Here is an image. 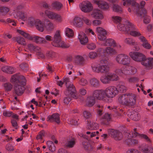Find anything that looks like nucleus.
<instances>
[{
	"instance_id": "f257e3e1",
	"label": "nucleus",
	"mask_w": 153,
	"mask_h": 153,
	"mask_svg": "<svg viewBox=\"0 0 153 153\" xmlns=\"http://www.w3.org/2000/svg\"><path fill=\"white\" fill-rule=\"evenodd\" d=\"M129 55L134 61L140 62L141 64L147 69L152 68L153 66V58H147L144 54L138 52H131Z\"/></svg>"
},
{
	"instance_id": "f03ea898",
	"label": "nucleus",
	"mask_w": 153,
	"mask_h": 153,
	"mask_svg": "<svg viewBox=\"0 0 153 153\" xmlns=\"http://www.w3.org/2000/svg\"><path fill=\"white\" fill-rule=\"evenodd\" d=\"M53 42L52 45L54 46L60 47L62 48H66L70 47L69 44L66 45L64 42L61 41V36L59 31H57L54 35L53 38Z\"/></svg>"
},
{
	"instance_id": "7ed1b4c3",
	"label": "nucleus",
	"mask_w": 153,
	"mask_h": 153,
	"mask_svg": "<svg viewBox=\"0 0 153 153\" xmlns=\"http://www.w3.org/2000/svg\"><path fill=\"white\" fill-rule=\"evenodd\" d=\"M118 79V76L116 74L111 73H107L105 75L102 76L100 78V81L103 83H109L111 81H117Z\"/></svg>"
},
{
	"instance_id": "20e7f679",
	"label": "nucleus",
	"mask_w": 153,
	"mask_h": 153,
	"mask_svg": "<svg viewBox=\"0 0 153 153\" xmlns=\"http://www.w3.org/2000/svg\"><path fill=\"white\" fill-rule=\"evenodd\" d=\"M10 81L15 84H20L21 85H25L26 80L25 77L20 75L19 73H17L12 75L11 76Z\"/></svg>"
},
{
	"instance_id": "39448f33",
	"label": "nucleus",
	"mask_w": 153,
	"mask_h": 153,
	"mask_svg": "<svg viewBox=\"0 0 153 153\" xmlns=\"http://www.w3.org/2000/svg\"><path fill=\"white\" fill-rule=\"evenodd\" d=\"M81 10L85 13H89L92 11L93 7L92 4L88 1L82 2L79 4Z\"/></svg>"
},
{
	"instance_id": "423d86ee",
	"label": "nucleus",
	"mask_w": 153,
	"mask_h": 153,
	"mask_svg": "<svg viewBox=\"0 0 153 153\" xmlns=\"http://www.w3.org/2000/svg\"><path fill=\"white\" fill-rule=\"evenodd\" d=\"M106 98H112L117 94L118 90L114 86L109 87L104 90Z\"/></svg>"
},
{
	"instance_id": "0eeeda50",
	"label": "nucleus",
	"mask_w": 153,
	"mask_h": 153,
	"mask_svg": "<svg viewBox=\"0 0 153 153\" xmlns=\"http://www.w3.org/2000/svg\"><path fill=\"white\" fill-rule=\"evenodd\" d=\"M93 96H94L97 100H103L105 101L106 100H107L104 90H96L93 91Z\"/></svg>"
},
{
	"instance_id": "6e6552de",
	"label": "nucleus",
	"mask_w": 153,
	"mask_h": 153,
	"mask_svg": "<svg viewBox=\"0 0 153 153\" xmlns=\"http://www.w3.org/2000/svg\"><path fill=\"white\" fill-rule=\"evenodd\" d=\"M108 132L109 134L116 140H121L123 138L122 133L119 131L113 129H109Z\"/></svg>"
},
{
	"instance_id": "1a4fd4ad",
	"label": "nucleus",
	"mask_w": 153,
	"mask_h": 153,
	"mask_svg": "<svg viewBox=\"0 0 153 153\" xmlns=\"http://www.w3.org/2000/svg\"><path fill=\"white\" fill-rule=\"evenodd\" d=\"M67 90L65 92V94L66 96H71L73 98L76 99L77 98L76 96V91L75 88L73 84H71L69 87H66Z\"/></svg>"
},
{
	"instance_id": "9d476101",
	"label": "nucleus",
	"mask_w": 153,
	"mask_h": 153,
	"mask_svg": "<svg viewBox=\"0 0 153 153\" xmlns=\"http://www.w3.org/2000/svg\"><path fill=\"white\" fill-rule=\"evenodd\" d=\"M126 22L127 23L126 25L122 24L118 25L117 28L120 30L123 31H128L130 30L134 29V27L133 25L128 20H126Z\"/></svg>"
},
{
	"instance_id": "9b49d317",
	"label": "nucleus",
	"mask_w": 153,
	"mask_h": 153,
	"mask_svg": "<svg viewBox=\"0 0 153 153\" xmlns=\"http://www.w3.org/2000/svg\"><path fill=\"white\" fill-rule=\"evenodd\" d=\"M25 86L20 84H16L15 85L14 90L15 93L17 96H21L24 93L25 90Z\"/></svg>"
},
{
	"instance_id": "f8f14e48",
	"label": "nucleus",
	"mask_w": 153,
	"mask_h": 153,
	"mask_svg": "<svg viewBox=\"0 0 153 153\" xmlns=\"http://www.w3.org/2000/svg\"><path fill=\"white\" fill-rule=\"evenodd\" d=\"M94 2L99 8L103 10H108L109 8L108 4L104 1L95 0Z\"/></svg>"
},
{
	"instance_id": "ddd939ff",
	"label": "nucleus",
	"mask_w": 153,
	"mask_h": 153,
	"mask_svg": "<svg viewBox=\"0 0 153 153\" xmlns=\"http://www.w3.org/2000/svg\"><path fill=\"white\" fill-rule=\"evenodd\" d=\"M59 116L60 114L58 113L53 114L48 117L47 121L51 122H54L59 124L60 122Z\"/></svg>"
},
{
	"instance_id": "4468645a",
	"label": "nucleus",
	"mask_w": 153,
	"mask_h": 153,
	"mask_svg": "<svg viewBox=\"0 0 153 153\" xmlns=\"http://www.w3.org/2000/svg\"><path fill=\"white\" fill-rule=\"evenodd\" d=\"M83 19L82 18L76 16L74 19L73 22L74 25L77 27H82L83 24Z\"/></svg>"
},
{
	"instance_id": "2eb2a0df",
	"label": "nucleus",
	"mask_w": 153,
	"mask_h": 153,
	"mask_svg": "<svg viewBox=\"0 0 153 153\" xmlns=\"http://www.w3.org/2000/svg\"><path fill=\"white\" fill-rule=\"evenodd\" d=\"M92 17L95 19H102L103 18L101 11L98 9L94 10L91 14Z\"/></svg>"
},
{
	"instance_id": "dca6fc26",
	"label": "nucleus",
	"mask_w": 153,
	"mask_h": 153,
	"mask_svg": "<svg viewBox=\"0 0 153 153\" xmlns=\"http://www.w3.org/2000/svg\"><path fill=\"white\" fill-rule=\"evenodd\" d=\"M129 101L128 102V101L127 103V104L126 106L132 107L136 103V96L134 94L130 95L129 94L128 97Z\"/></svg>"
},
{
	"instance_id": "f3484780",
	"label": "nucleus",
	"mask_w": 153,
	"mask_h": 153,
	"mask_svg": "<svg viewBox=\"0 0 153 153\" xmlns=\"http://www.w3.org/2000/svg\"><path fill=\"white\" fill-rule=\"evenodd\" d=\"M128 95L129 94H123L120 95L118 99L119 103L122 105L126 106L127 103H128L127 100Z\"/></svg>"
},
{
	"instance_id": "a211bd4d",
	"label": "nucleus",
	"mask_w": 153,
	"mask_h": 153,
	"mask_svg": "<svg viewBox=\"0 0 153 153\" xmlns=\"http://www.w3.org/2000/svg\"><path fill=\"white\" fill-rule=\"evenodd\" d=\"M2 71L4 72L9 74H12L15 72V69L11 66H5L1 68Z\"/></svg>"
},
{
	"instance_id": "6ab92c4d",
	"label": "nucleus",
	"mask_w": 153,
	"mask_h": 153,
	"mask_svg": "<svg viewBox=\"0 0 153 153\" xmlns=\"http://www.w3.org/2000/svg\"><path fill=\"white\" fill-rule=\"evenodd\" d=\"M78 38L81 44L85 45L88 42V38L86 35L83 33L81 34H79Z\"/></svg>"
},
{
	"instance_id": "aec40b11",
	"label": "nucleus",
	"mask_w": 153,
	"mask_h": 153,
	"mask_svg": "<svg viewBox=\"0 0 153 153\" xmlns=\"http://www.w3.org/2000/svg\"><path fill=\"white\" fill-rule=\"evenodd\" d=\"M33 39L32 41L36 43L45 44V42H46L44 38L35 36H33Z\"/></svg>"
},
{
	"instance_id": "412c9836",
	"label": "nucleus",
	"mask_w": 153,
	"mask_h": 153,
	"mask_svg": "<svg viewBox=\"0 0 153 153\" xmlns=\"http://www.w3.org/2000/svg\"><path fill=\"white\" fill-rule=\"evenodd\" d=\"M95 99H96V98L93 96L87 97V105L89 107L93 106L95 102Z\"/></svg>"
},
{
	"instance_id": "4be33fe9",
	"label": "nucleus",
	"mask_w": 153,
	"mask_h": 153,
	"mask_svg": "<svg viewBox=\"0 0 153 153\" xmlns=\"http://www.w3.org/2000/svg\"><path fill=\"white\" fill-rule=\"evenodd\" d=\"M85 61V59L82 56L78 55L77 56L75 60V63L78 65H83Z\"/></svg>"
},
{
	"instance_id": "5701e85b",
	"label": "nucleus",
	"mask_w": 153,
	"mask_h": 153,
	"mask_svg": "<svg viewBox=\"0 0 153 153\" xmlns=\"http://www.w3.org/2000/svg\"><path fill=\"white\" fill-rule=\"evenodd\" d=\"M84 149L88 152H91L93 150V147L92 145L88 142H83L82 143Z\"/></svg>"
},
{
	"instance_id": "b1692460",
	"label": "nucleus",
	"mask_w": 153,
	"mask_h": 153,
	"mask_svg": "<svg viewBox=\"0 0 153 153\" xmlns=\"http://www.w3.org/2000/svg\"><path fill=\"white\" fill-rule=\"evenodd\" d=\"M17 32L28 40L31 41L33 40V36H30V35L28 33L20 30H17Z\"/></svg>"
},
{
	"instance_id": "393cba45",
	"label": "nucleus",
	"mask_w": 153,
	"mask_h": 153,
	"mask_svg": "<svg viewBox=\"0 0 153 153\" xmlns=\"http://www.w3.org/2000/svg\"><path fill=\"white\" fill-rule=\"evenodd\" d=\"M51 6L53 9L59 10L62 7V4L59 1H56L53 2Z\"/></svg>"
},
{
	"instance_id": "a878e982",
	"label": "nucleus",
	"mask_w": 153,
	"mask_h": 153,
	"mask_svg": "<svg viewBox=\"0 0 153 153\" xmlns=\"http://www.w3.org/2000/svg\"><path fill=\"white\" fill-rule=\"evenodd\" d=\"M147 11L145 9H143L142 10V15H143V17H144L143 20L145 23L147 24L149 23L150 21V19L149 16L146 15Z\"/></svg>"
},
{
	"instance_id": "bb28decb",
	"label": "nucleus",
	"mask_w": 153,
	"mask_h": 153,
	"mask_svg": "<svg viewBox=\"0 0 153 153\" xmlns=\"http://www.w3.org/2000/svg\"><path fill=\"white\" fill-rule=\"evenodd\" d=\"M102 118L103 119H104V120H103V122L102 123V124L105 125H108L109 124L108 121H109L111 119L110 114L106 113Z\"/></svg>"
},
{
	"instance_id": "cd10ccee",
	"label": "nucleus",
	"mask_w": 153,
	"mask_h": 153,
	"mask_svg": "<svg viewBox=\"0 0 153 153\" xmlns=\"http://www.w3.org/2000/svg\"><path fill=\"white\" fill-rule=\"evenodd\" d=\"M35 26L36 29L39 31L43 32L44 31V25L39 19L37 20V22L36 23Z\"/></svg>"
},
{
	"instance_id": "c85d7f7f",
	"label": "nucleus",
	"mask_w": 153,
	"mask_h": 153,
	"mask_svg": "<svg viewBox=\"0 0 153 153\" xmlns=\"http://www.w3.org/2000/svg\"><path fill=\"white\" fill-rule=\"evenodd\" d=\"M108 68L107 65H100L99 66V73L106 74L108 72Z\"/></svg>"
},
{
	"instance_id": "c756f323",
	"label": "nucleus",
	"mask_w": 153,
	"mask_h": 153,
	"mask_svg": "<svg viewBox=\"0 0 153 153\" xmlns=\"http://www.w3.org/2000/svg\"><path fill=\"white\" fill-rule=\"evenodd\" d=\"M105 45L114 47L116 46V43L112 39H108L106 41Z\"/></svg>"
},
{
	"instance_id": "7c9ffc66",
	"label": "nucleus",
	"mask_w": 153,
	"mask_h": 153,
	"mask_svg": "<svg viewBox=\"0 0 153 153\" xmlns=\"http://www.w3.org/2000/svg\"><path fill=\"white\" fill-rule=\"evenodd\" d=\"M113 10L114 12L120 13H121L123 12V10L122 7L118 5L117 4H113Z\"/></svg>"
},
{
	"instance_id": "2f4dec72",
	"label": "nucleus",
	"mask_w": 153,
	"mask_h": 153,
	"mask_svg": "<svg viewBox=\"0 0 153 153\" xmlns=\"http://www.w3.org/2000/svg\"><path fill=\"white\" fill-rule=\"evenodd\" d=\"M90 83L92 86L95 87H98L100 85L99 80L95 78L91 79L90 80Z\"/></svg>"
},
{
	"instance_id": "473e14b6",
	"label": "nucleus",
	"mask_w": 153,
	"mask_h": 153,
	"mask_svg": "<svg viewBox=\"0 0 153 153\" xmlns=\"http://www.w3.org/2000/svg\"><path fill=\"white\" fill-rule=\"evenodd\" d=\"M47 144L49 150L51 152H53L55 150L56 147L53 142L48 141L47 142Z\"/></svg>"
},
{
	"instance_id": "72a5a7b5",
	"label": "nucleus",
	"mask_w": 153,
	"mask_h": 153,
	"mask_svg": "<svg viewBox=\"0 0 153 153\" xmlns=\"http://www.w3.org/2000/svg\"><path fill=\"white\" fill-rule=\"evenodd\" d=\"M28 49L31 51H37L40 50V48L38 46H34L33 44H30L28 45Z\"/></svg>"
},
{
	"instance_id": "f704fd0d",
	"label": "nucleus",
	"mask_w": 153,
	"mask_h": 153,
	"mask_svg": "<svg viewBox=\"0 0 153 153\" xmlns=\"http://www.w3.org/2000/svg\"><path fill=\"white\" fill-rule=\"evenodd\" d=\"M4 87L5 91L8 92L10 91L13 88L12 84L10 82H6L4 84Z\"/></svg>"
},
{
	"instance_id": "c9c22d12",
	"label": "nucleus",
	"mask_w": 153,
	"mask_h": 153,
	"mask_svg": "<svg viewBox=\"0 0 153 153\" xmlns=\"http://www.w3.org/2000/svg\"><path fill=\"white\" fill-rule=\"evenodd\" d=\"M125 56V54H122L118 55L116 58V61L118 63L122 64Z\"/></svg>"
},
{
	"instance_id": "e433bc0d",
	"label": "nucleus",
	"mask_w": 153,
	"mask_h": 153,
	"mask_svg": "<svg viewBox=\"0 0 153 153\" xmlns=\"http://www.w3.org/2000/svg\"><path fill=\"white\" fill-rule=\"evenodd\" d=\"M122 82H120L117 85V88L120 92L123 93L126 92V88L122 84Z\"/></svg>"
},
{
	"instance_id": "4c0bfd02",
	"label": "nucleus",
	"mask_w": 153,
	"mask_h": 153,
	"mask_svg": "<svg viewBox=\"0 0 153 153\" xmlns=\"http://www.w3.org/2000/svg\"><path fill=\"white\" fill-rule=\"evenodd\" d=\"M107 34L106 31L103 32L100 34H98V39L100 41H102L105 40L106 39V35Z\"/></svg>"
},
{
	"instance_id": "58836bf2",
	"label": "nucleus",
	"mask_w": 153,
	"mask_h": 153,
	"mask_svg": "<svg viewBox=\"0 0 153 153\" xmlns=\"http://www.w3.org/2000/svg\"><path fill=\"white\" fill-rule=\"evenodd\" d=\"M9 9L6 7H0V14L1 15H6L9 11Z\"/></svg>"
},
{
	"instance_id": "ea45409f",
	"label": "nucleus",
	"mask_w": 153,
	"mask_h": 153,
	"mask_svg": "<svg viewBox=\"0 0 153 153\" xmlns=\"http://www.w3.org/2000/svg\"><path fill=\"white\" fill-rule=\"evenodd\" d=\"M45 13L49 18L51 19H54V17L56 14V13L53 12L49 11L47 10L45 11Z\"/></svg>"
},
{
	"instance_id": "a19ab883",
	"label": "nucleus",
	"mask_w": 153,
	"mask_h": 153,
	"mask_svg": "<svg viewBox=\"0 0 153 153\" xmlns=\"http://www.w3.org/2000/svg\"><path fill=\"white\" fill-rule=\"evenodd\" d=\"M130 118L135 121H138L140 119V115L137 112H135L133 114L130 115Z\"/></svg>"
},
{
	"instance_id": "79ce46f5",
	"label": "nucleus",
	"mask_w": 153,
	"mask_h": 153,
	"mask_svg": "<svg viewBox=\"0 0 153 153\" xmlns=\"http://www.w3.org/2000/svg\"><path fill=\"white\" fill-rule=\"evenodd\" d=\"M65 34L68 37H72L74 36V32L72 29L67 28L65 30Z\"/></svg>"
},
{
	"instance_id": "37998d69",
	"label": "nucleus",
	"mask_w": 153,
	"mask_h": 153,
	"mask_svg": "<svg viewBox=\"0 0 153 153\" xmlns=\"http://www.w3.org/2000/svg\"><path fill=\"white\" fill-rule=\"evenodd\" d=\"M127 71H128V70L127 69L124 70L123 69V68L121 69L117 68L116 69L115 72V73L118 75H122L123 74H126L127 73L126 72Z\"/></svg>"
},
{
	"instance_id": "c03bdc74",
	"label": "nucleus",
	"mask_w": 153,
	"mask_h": 153,
	"mask_svg": "<svg viewBox=\"0 0 153 153\" xmlns=\"http://www.w3.org/2000/svg\"><path fill=\"white\" fill-rule=\"evenodd\" d=\"M136 29L134 27V29L133 30H131L130 31V34L134 36H139L141 35V33L138 31L134 30H135Z\"/></svg>"
},
{
	"instance_id": "a18cd8bd",
	"label": "nucleus",
	"mask_w": 153,
	"mask_h": 153,
	"mask_svg": "<svg viewBox=\"0 0 153 153\" xmlns=\"http://www.w3.org/2000/svg\"><path fill=\"white\" fill-rule=\"evenodd\" d=\"M112 18L113 21L117 24L120 22L122 19L121 17L117 16H113Z\"/></svg>"
},
{
	"instance_id": "49530a36",
	"label": "nucleus",
	"mask_w": 153,
	"mask_h": 153,
	"mask_svg": "<svg viewBox=\"0 0 153 153\" xmlns=\"http://www.w3.org/2000/svg\"><path fill=\"white\" fill-rule=\"evenodd\" d=\"M130 62V59L128 56H125L124 59L122 62V64L124 65H128Z\"/></svg>"
},
{
	"instance_id": "de8ad7c7",
	"label": "nucleus",
	"mask_w": 153,
	"mask_h": 153,
	"mask_svg": "<svg viewBox=\"0 0 153 153\" xmlns=\"http://www.w3.org/2000/svg\"><path fill=\"white\" fill-rule=\"evenodd\" d=\"M20 68L24 71H26L28 69V65L25 63H23L19 65Z\"/></svg>"
},
{
	"instance_id": "09e8293b",
	"label": "nucleus",
	"mask_w": 153,
	"mask_h": 153,
	"mask_svg": "<svg viewBox=\"0 0 153 153\" xmlns=\"http://www.w3.org/2000/svg\"><path fill=\"white\" fill-rule=\"evenodd\" d=\"M37 20L33 18H30L28 19V23L29 25L31 26H33L34 25H36V23L37 22Z\"/></svg>"
},
{
	"instance_id": "8fccbe9b",
	"label": "nucleus",
	"mask_w": 153,
	"mask_h": 153,
	"mask_svg": "<svg viewBox=\"0 0 153 153\" xmlns=\"http://www.w3.org/2000/svg\"><path fill=\"white\" fill-rule=\"evenodd\" d=\"M105 51L107 53L109 54H115L116 53V51L114 49L110 47H107Z\"/></svg>"
},
{
	"instance_id": "3c124183",
	"label": "nucleus",
	"mask_w": 153,
	"mask_h": 153,
	"mask_svg": "<svg viewBox=\"0 0 153 153\" xmlns=\"http://www.w3.org/2000/svg\"><path fill=\"white\" fill-rule=\"evenodd\" d=\"M89 125L91 129H96L98 128V124L94 122L91 123L90 122Z\"/></svg>"
},
{
	"instance_id": "603ef678",
	"label": "nucleus",
	"mask_w": 153,
	"mask_h": 153,
	"mask_svg": "<svg viewBox=\"0 0 153 153\" xmlns=\"http://www.w3.org/2000/svg\"><path fill=\"white\" fill-rule=\"evenodd\" d=\"M54 19H55L57 22L59 23L61 22L62 21V18L61 16L57 13L54 17Z\"/></svg>"
},
{
	"instance_id": "864d4df0",
	"label": "nucleus",
	"mask_w": 153,
	"mask_h": 153,
	"mask_svg": "<svg viewBox=\"0 0 153 153\" xmlns=\"http://www.w3.org/2000/svg\"><path fill=\"white\" fill-rule=\"evenodd\" d=\"M88 56L91 59H94L97 57V53L95 52H91L89 53Z\"/></svg>"
},
{
	"instance_id": "5fc2aeb1",
	"label": "nucleus",
	"mask_w": 153,
	"mask_h": 153,
	"mask_svg": "<svg viewBox=\"0 0 153 153\" xmlns=\"http://www.w3.org/2000/svg\"><path fill=\"white\" fill-rule=\"evenodd\" d=\"M87 48L90 50H94L96 48V45L94 43H91L88 44L87 45Z\"/></svg>"
},
{
	"instance_id": "6e6d98bb",
	"label": "nucleus",
	"mask_w": 153,
	"mask_h": 153,
	"mask_svg": "<svg viewBox=\"0 0 153 153\" xmlns=\"http://www.w3.org/2000/svg\"><path fill=\"white\" fill-rule=\"evenodd\" d=\"M141 45L143 47L148 49H150L151 48V45L149 43L148 41L146 42L143 43Z\"/></svg>"
},
{
	"instance_id": "4d7b16f0",
	"label": "nucleus",
	"mask_w": 153,
	"mask_h": 153,
	"mask_svg": "<svg viewBox=\"0 0 153 153\" xmlns=\"http://www.w3.org/2000/svg\"><path fill=\"white\" fill-rule=\"evenodd\" d=\"M141 7H140V6L139 5V10L138 11V12L139 13H140L142 15V10L144 9H143V8L144 7V6L145 4V2L144 1H142L140 3Z\"/></svg>"
},
{
	"instance_id": "13d9d810",
	"label": "nucleus",
	"mask_w": 153,
	"mask_h": 153,
	"mask_svg": "<svg viewBox=\"0 0 153 153\" xmlns=\"http://www.w3.org/2000/svg\"><path fill=\"white\" fill-rule=\"evenodd\" d=\"M75 144V142L74 140H70L68 141L66 145L67 147L69 148L73 147Z\"/></svg>"
},
{
	"instance_id": "bf43d9fd",
	"label": "nucleus",
	"mask_w": 153,
	"mask_h": 153,
	"mask_svg": "<svg viewBox=\"0 0 153 153\" xmlns=\"http://www.w3.org/2000/svg\"><path fill=\"white\" fill-rule=\"evenodd\" d=\"M20 39H19V42H17V43L20 44L24 46L26 45L27 44V43L25 39L21 37H20Z\"/></svg>"
},
{
	"instance_id": "052dcab7",
	"label": "nucleus",
	"mask_w": 153,
	"mask_h": 153,
	"mask_svg": "<svg viewBox=\"0 0 153 153\" xmlns=\"http://www.w3.org/2000/svg\"><path fill=\"white\" fill-rule=\"evenodd\" d=\"M79 83L80 85L82 86H85L87 84L88 82L86 79L82 78L79 80Z\"/></svg>"
},
{
	"instance_id": "680f3d73",
	"label": "nucleus",
	"mask_w": 153,
	"mask_h": 153,
	"mask_svg": "<svg viewBox=\"0 0 153 153\" xmlns=\"http://www.w3.org/2000/svg\"><path fill=\"white\" fill-rule=\"evenodd\" d=\"M127 43L130 45H134L135 44V41L131 39H126Z\"/></svg>"
},
{
	"instance_id": "e2e57ef3",
	"label": "nucleus",
	"mask_w": 153,
	"mask_h": 153,
	"mask_svg": "<svg viewBox=\"0 0 153 153\" xmlns=\"http://www.w3.org/2000/svg\"><path fill=\"white\" fill-rule=\"evenodd\" d=\"M83 116L85 118L88 119L91 116V114L90 112L87 111H85L83 113Z\"/></svg>"
},
{
	"instance_id": "0e129e2a",
	"label": "nucleus",
	"mask_w": 153,
	"mask_h": 153,
	"mask_svg": "<svg viewBox=\"0 0 153 153\" xmlns=\"http://www.w3.org/2000/svg\"><path fill=\"white\" fill-rule=\"evenodd\" d=\"M96 31L98 34H100L103 32L106 31V30L103 28L100 27H97L96 29Z\"/></svg>"
},
{
	"instance_id": "69168bd1",
	"label": "nucleus",
	"mask_w": 153,
	"mask_h": 153,
	"mask_svg": "<svg viewBox=\"0 0 153 153\" xmlns=\"http://www.w3.org/2000/svg\"><path fill=\"white\" fill-rule=\"evenodd\" d=\"M100 65H107L108 64V60L106 59H103L100 61Z\"/></svg>"
},
{
	"instance_id": "338daca9",
	"label": "nucleus",
	"mask_w": 153,
	"mask_h": 153,
	"mask_svg": "<svg viewBox=\"0 0 153 153\" xmlns=\"http://www.w3.org/2000/svg\"><path fill=\"white\" fill-rule=\"evenodd\" d=\"M143 150L147 152L148 153H153V147H148L147 148L144 149Z\"/></svg>"
},
{
	"instance_id": "774afa93",
	"label": "nucleus",
	"mask_w": 153,
	"mask_h": 153,
	"mask_svg": "<svg viewBox=\"0 0 153 153\" xmlns=\"http://www.w3.org/2000/svg\"><path fill=\"white\" fill-rule=\"evenodd\" d=\"M64 82H65L66 87H69L70 85L72 84L70 82L69 78L68 77L65 78L64 79Z\"/></svg>"
}]
</instances>
